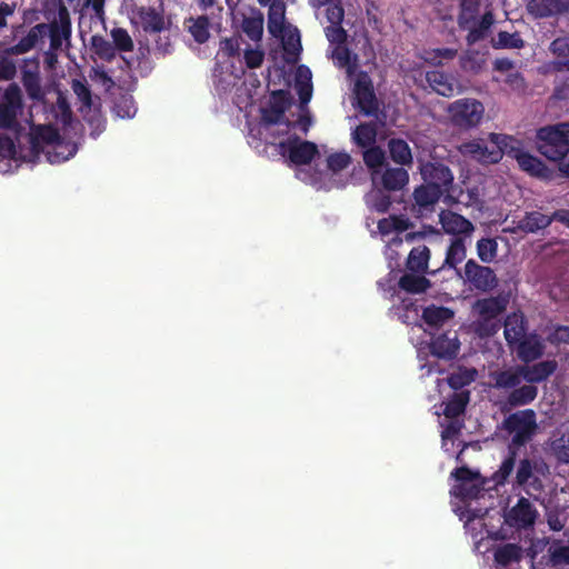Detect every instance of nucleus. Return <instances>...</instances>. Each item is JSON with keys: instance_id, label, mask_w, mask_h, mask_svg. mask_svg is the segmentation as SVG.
I'll list each match as a JSON object with an SVG mask.
<instances>
[{"instance_id": "nucleus-1", "label": "nucleus", "mask_w": 569, "mask_h": 569, "mask_svg": "<svg viewBox=\"0 0 569 569\" xmlns=\"http://www.w3.org/2000/svg\"><path fill=\"white\" fill-rule=\"evenodd\" d=\"M231 14L233 34L220 40L216 56L213 82L221 92L234 91L233 104L242 112L246 126H249V87L247 70L249 69V14L244 0H226Z\"/></svg>"}, {"instance_id": "nucleus-2", "label": "nucleus", "mask_w": 569, "mask_h": 569, "mask_svg": "<svg viewBox=\"0 0 569 569\" xmlns=\"http://www.w3.org/2000/svg\"><path fill=\"white\" fill-rule=\"evenodd\" d=\"M292 97L284 90H276L271 93L267 106L261 108V122L259 134L264 139L268 136L289 134L291 128L299 127L303 133H307L311 119L308 114H301L297 121L284 120V111L291 106Z\"/></svg>"}, {"instance_id": "nucleus-3", "label": "nucleus", "mask_w": 569, "mask_h": 569, "mask_svg": "<svg viewBox=\"0 0 569 569\" xmlns=\"http://www.w3.org/2000/svg\"><path fill=\"white\" fill-rule=\"evenodd\" d=\"M509 299L507 296L478 299L472 306L476 317L472 326L480 337L493 336L499 329V317L506 310Z\"/></svg>"}, {"instance_id": "nucleus-4", "label": "nucleus", "mask_w": 569, "mask_h": 569, "mask_svg": "<svg viewBox=\"0 0 569 569\" xmlns=\"http://www.w3.org/2000/svg\"><path fill=\"white\" fill-rule=\"evenodd\" d=\"M537 148L549 160H562L569 153V122L540 128L537 131Z\"/></svg>"}, {"instance_id": "nucleus-5", "label": "nucleus", "mask_w": 569, "mask_h": 569, "mask_svg": "<svg viewBox=\"0 0 569 569\" xmlns=\"http://www.w3.org/2000/svg\"><path fill=\"white\" fill-rule=\"evenodd\" d=\"M446 111L452 126L470 130L481 124L486 109L475 98H461L449 103Z\"/></svg>"}, {"instance_id": "nucleus-6", "label": "nucleus", "mask_w": 569, "mask_h": 569, "mask_svg": "<svg viewBox=\"0 0 569 569\" xmlns=\"http://www.w3.org/2000/svg\"><path fill=\"white\" fill-rule=\"evenodd\" d=\"M287 136L279 141L276 136H268L266 141L274 147L282 158L297 166L309 163L318 154V148L313 142L303 141L296 136Z\"/></svg>"}, {"instance_id": "nucleus-7", "label": "nucleus", "mask_w": 569, "mask_h": 569, "mask_svg": "<svg viewBox=\"0 0 569 569\" xmlns=\"http://www.w3.org/2000/svg\"><path fill=\"white\" fill-rule=\"evenodd\" d=\"M36 29L41 33V38L49 37V47L52 50H62L66 42V49L70 47L72 36V23L69 10L61 4L57 16L50 22L36 24Z\"/></svg>"}, {"instance_id": "nucleus-8", "label": "nucleus", "mask_w": 569, "mask_h": 569, "mask_svg": "<svg viewBox=\"0 0 569 569\" xmlns=\"http://www.w3.org/2000/svg\"><path fill=\"white\" fill-rule=\"evenodd\" d=\"M489 138L495 144L489 148L482 139H473L459 146V152L483 163H497L502 158V148L507 146L508 136L490 133Z\"/></svg>"}, {"instance_id": "nucleus-9", "label": "nucleus", "mask_w": 569, "mask_h": 569, "mask_svg": "<svg viewBox=\"0 0 569 569\" xmlns=\"http://www.w3.org/2000/svg\"><path fill=\"white\" fill-rule=\"evenodd\" d=\"M548 467L543 462L521 459L517 466L515 486L522 488L529 496L537 498L543 489L541 476Z\"/></svg>"}, {"instance_id": "nucleus-10", "label": "nucleus", "mask_w": 569, "mask_h": 569, "mask_svg": "<svg viewBox=\"0 0 569 569\" xmlns=\"http://www.w3.org/2000/svg\"><path fill=\"white\" fill-rule=\"evenodd\" d=\"M457 485L451 489V495L462 499H477L486 490L488 480L483 479L478 471L467 467L457 468L451 472Z\"/></svg>"}, {"instance_id": "nucleus-11", "label": "nucleus", "mask_w": 569, "mask_h": 569, "mask_svg": "<svg viewBox=\"0 0 569 569\" xmlns=\"http://www.w3.org/2000/svg\"><path fill=\"white\" fill-rule=\"evenodd\" d=\"M22 108L21 89L12 82L4 90L3 101L0 103V129H16L18 127L17 117Z\"/></svg>"}, {"instance_id": "nucleus-12", "label": "nucleus", "mask_w": 569, "mask_h": 569, "mask_svg": "<svg viewBox=\"0 0 569 569\" xmlns=\"http://www.w3.org/2000/svg\"><path fill=\"white\" fill-rule=\"evenodd\" d=\"M505 425L513 433L512 441L523 445L530 440L537 429L536 412L531 409L515 412L506 419Z\"/></svg>"}, {"instance_id": "nucleus-13", "label": "nucleus", "mask_w": 569, "mask_h": 569, "mask_svg": "<svg viewBox=\"0 0 569 569\" xmlns=\"http://www.w3.org/2000/svg\"><path fill=\"white\" fill-rule=\"evenodd\" d=\"M419 171L425 183L432 184L443 193L449 192L455 176L450 168L439 161H427L420 164Z\"/></svg>"}, {"instance_id": "nucleus-14", "label": "nucleus", "mask_w": 569, "mask_h": 569, "mask_svg": "<svg viewBox=\"0 0 569 569\" xmlns=\"http://www.w3.org/2000/svg\"><path fill=\"white\" fill-rule=\"evenodd\" d=\"M439 222L442 230L453 238L471 239L475 232V226L470 220L451 210H441Z\"/></svg>"}, {"instance_id": "nucleus-15", "label": "nucleus", "mask_w": 569, "mask_h": 569, "mask_svg": "<svg viewBox=\"0 0 569 569\" xmlns=\"http://www.w3.org/2000/svg\"><path fill=\"white\" fill-rule=\"evenodd\" d=\"M465 280L481 291H488L497 284V277L493 270L489 267L480 266L472 259L468 260L465 264Z\"/></svg>"}, {"instance_id": "nucleus-16", "label": "nucleus", "mask_w": 569, "mask_h": 569, "mask_svg": "<svg viewBox=\"0 0 569 569\" xmlns=\"http://www.w3.org/2000/svg\"><path fill=\"white\" fill-rule=\"evenodd\" d=\"M443 194L440 189L432 187V184H420L418 186L413 193V206L412 210L420 217H427L433 210L441 196Z\"/></svg>"}, {"instance_id": "nucleus-17", "label": "nucleus", "mask_w": 569, "mask_h": 569, "mask_svg": "<svg viewBox=\"0 0 569 569\" xmlns=\"http://www.w3.org/2000/svg\"><path fill=\"white\" fill-rule=\"evenodd\" d=\"M353 93L361 112L367 116L377 112V99L372 89L371 81L367 74L363 73L358 77L355 82Z\"/></svg>"}, {"instance_id": "nucleus-18", "label": "nucleus", "mask_w": 569, "mask_h": 569, "mask_svg": "<svg viewBox=\"0 0 569 569\" xmlns=\"http://www.w3.org/2000/svg\"><path fill=\"white\" fill-rule=\"evenodd\" d=\"M137 16L139 18L140 26L146 33H160L168 27L162 6H159L158 8L141 6L137 10Z\"/></svg>"}, {"instance_id": "nucleus-19", "label": "nucleus", "mask_w": 569, "mask_h": 569, "mask_svg": "<svg viewBox=\"0 0 569 569\" xmlns=\"http://www.w3.org/2000/svg\"><path fill=\"white\" fill-rule=\"evenodd\" d=\"M527 11L538 19L558 16L569 12V0H530Z\"/></svg>"}, {"instance_id": "nucleus-20", "label": "nucleus", "mask_w": 569, "mask_h": 569, "mask_svg": "<svg viewBox=\"0 0 569 569\" xmlns=\"http://www.w3.org/2000/svg\"><path fill=\"white\" fill-rule=\"evenodd\" d=\"M537 511L526 498H520L512 507L506 518V521L518 529L528 528L533 525Z\"/></svg>"}, {"instance_id": "nucleus-21", "label": "nucleus", "mask_w": 569, "mask_h": 569, "mask_svg": "<svg viewBox=\"0 0 569 569\" xmlns=\"http://www.w3.org/2000/svg\"><path fill=\"white\" fill-rule=\"evenodd\" d=\"M21 82L26 90L28 98L34 102H43L46 92L41 84V77L39 72L38 62L34 63L33 69L23 68L21 71Z\"/></svg>"}, {"instance_id": "nucleus-22", "label": "nucleus", "mask_w": 569, "mask_h": 569, "mask_svg": "<svg viewBox=\"0 0 569 569\" xmlns=\"http://www.w3.org/2000/svg\"><path fill=\"white\" fill-rule=\"evenodd\" d=\"M426 80L433 91L443 97H451L461 91L460 86L452 77L439 70L428 71Z\"/></svg>"}, {"instance_id": "nucleus-23", "label": "nucleus", "mask_w": 569, "mask_h": 569, "mask_svg": "<svg viewBox=\"0 0 569 569\" xmlns=\"http://www.w3.org/2000/svg\"><path fill=\"white\" fill-rule=\"evenodd\" d=\"M517 343L518 357L525 362L535 361L543 355L545 343L538 335L526 336Z\"/></svg>"}, {"instance_id": "nucleus-24", "label": "nucleus", "mask_w": 569, "mask_h": 569, "mask_svg": "<svg viewBox=\"0 0 569 569\" xmlns=\"http://www.w3.org/2000/svg\"><path fill=\"white\" fill-rule=\"evenodd\" d=\"M312 74L308 67L299 66L295 77V90L300 99V109L305 111L306 106L312 97Z\"/></svg>"}, {"instance_id": "nucleus-25", "label": "nucleus", "mask_w": 569, "mask_h": 569, "mask_svg": "<svg viewBox=\"0 0 569 569\" xmlns=\"http://www.w3.org/2000/svg\"><path fill=\"white\" fill-rule=\"evenodd\" d=\"M525 380L529 383H539L547 380L558 368L555 360H545L532 366H521Z\"/></svg>"}, {"instance_id": "nucleus-26", "label": "nucleus", "mask_w": 569, "mask_h": 569, "mask_svg": "<svg viewBox=\"0 0 569 569\" xmlns=\"http://www.w3.org/2000/svg\"><path fill=\"white\" fill-rule=\"evenodd\" d=\"M556 220L553 213L551 216L543 214L539 211L526 212V214L517 222V229L526 233H535L546 229Z\"/></svg>"}, {"instance_id": "nucleus-27", "label": "nucleus", "mask_w": 569, "mask_h": 569, "mask_svg": "<svg viewBox=\"0 0 569 569\" xmlns=\"http://www.w3.org/2000/svg\"><path fill=\"white\" fill-rule=\"evenodd\" d=\"M519 167L530 173L542 179H549L551 177L550 170L545 163L537 157L526 151H518L515 156Z\"/></svg>"}, {"instance_id": "nucleus-28", "label": "nucleus", "mask_w": 569, "mask_h": 569, "mask_svg": "<svg viewBox=\"0 0 569 569\" xmlns=\"http://www.w3.org/2000/svg\"><path fill=\"white\" fill-rule=\"evenodd\" d=\"M471 243V239L452 238L446 251V258L441 269H456L462 262L467 254V246Z\"/></svg>"}, {"instance_id": "nucleus-29", "label": "nucleus", "mask_w": 569, "mask_h": 569, "mask_svg": "<svg viewBox=\"0 0 569 569\" xmlns=\"http://www.w3.org/2000/svg\"><path fill=\"white\" fill-rule=\"evenodd\" d=\"M526 319L522 312H512L505 320V338L515 345L526 337Z\"/></svg>"}, {"instance_id": "nucleus-30", "label": "nucleus", "mask_w": 569, "mask_h": 569, "mask_svg": "<svg viewBox=\"0 0 569 569\" xmlns=\"http://www.w3.org/2000/svg\"><path fill=\"white\" fill-rule=\"evenodd\" d=\"M493 23L495 16L490 10L486 11L477 23L476 21L469 23V28L467 29L469 32L466 37L467 43L472 46L487 38Z\"/></svg>"}, {"instance_id": "nucleus-31", "label": "nucleus", "mask_w": 569, "mask_h": 569, "mask_svg": "<svg viewBox=\"0 0 569 569\" xmlns=\"http://www.w3.org/2000/svg\"><path fill=\"white\" fill-rule=\"evenodd\" d=\"M268 7V30L278 38L284 32L286 4L283 0H273Z\"/></svg>"}, {"instance_id": "nucleus-32", "label": "nucleus", "mask_w": 569, "mask_h": 569, "mask_svg": "<svg viewBox=\"0 0 569 569\" xmlns=\"http://www.w3.org/2000/svg\"><path fill=\"white\" fill-rule=\"evenodd\" d=\"M430 350L436 358L451 359L459 350V341L456 336L441 335L431 341Z\"/></svg>"}, {"instance_id": "nucleus-33", "label": "nucleus", "mask_w": 569, "mask_h": 569, "mask_svg": "<svg viewBox=\"0 0 569 569\" xmlns=\"http://www.w3.org/2000/svg\"><path fill=\"white\" fill-rule=\"evenodd\" d=\"M492 379L495 381V387L498 389H515L520 386L521 381L525 380L522 375V368H509L507 370H501L492 373Z\"/></svg>"}, {"instance_id": "nucleus-34", "label": "nucleus", "mask_w": 569, "mask_h": 569, "mask_svg": "<svg viewBox=\"0 0 569 569\" xmlns=\"http://www.w3.org/2000/svg\"><path fill=\"white\" fill-rule=\"evenodd\" d=\"M41 39V33L36 26L29 29L28 33L18 43L3 49L4 56H21L34 49Z\"/></svg>"}, {"instance_id": "nucleus-35", "label": "nucleus", "mask_w": 569, "mask_h": 569, "mask_svg": "<svg viewBox=\"0 0 569 569\" xmlns=\"http://www.w3.org/2000/svg\"><path fill=\"white\" fill-rule=\"evenodd\" d=\"M381 184L386 190H401L409 182L408 171L403 168H389L381 174Z\"/></svg>"}, {"instance_id": "nucleus-36", "label": "nucleus", "mask_w": 569, "mask_h": 569, "mask_svg": "<svg viewBox=\"0 0 569 569\" xmlns=\"http://www.w3.org/2000/svg\"><path fill=\"white\" fill-rule=\"evenodd\" d=\"M362 157L366 166L371 170L373 184H377L379 171L386 162L385 151L379 147L371 146L366 148Z\"/></svg>"}, {"instance_id": "nucleus-37", "label": "nucleus", "mask_w": 569, "mask_h": 569, "mask_svg": "<svg viewBox=\"0 0 569 569\" xmlns=\"http://www.w3.org/2000/svg\"><path fill=\"white\" fill-rule=\"evenodd\" d=\"M351 138L352 141L361 148L375 146L377 138V122L371 121L359 124L351 132Z\"/></svg>"}, {"instance_id": "nucleus-38", "label": "nucleus", "mask_w": 569, "mask_h": 569, "mask_svg": "<svg viewBox=\"0 0 569 569\" xmlns=\"http://www.w3.org/2000/svg\"><path fill=\"white\" fill-rule=\"evenodd\" d=\"M453 311L446 307L430 306L425 308L422 319L430 328L441 327L443 323L452 319Z\"/></svg>"}, {"instance_id": "nucleus-39", "label": "nucleus", "mask_w": 569, "mask_h": 569, "mask_svg": "<svg viewBox=\"0 0 569 569\" xmlns=\"http://www.w3.org/2000/svg\"><path fill=\"white\" fill-rule=\"evenodd\" d=\"M184 26L198 43H204L210 37V22L207 16L189 18L184 21Z\"/></svg>"}, {"instance_id": "nucleus-40", "label": "nucleus", "mask_w": 569, "mask_h": 569, "mask_svg": "<svg viewBox=\"0 0 569 569\" xmlns=\"http://www.w3.org/2000/svg\"><path fill=\"white\" fill-rule=\"evenodd\" d=\"M60 134L57 129L52 127H42L30 138L31 149L34 152L42 151V144L47 143L51 149L60 140Z\"/></svg>"}, {"instance_id": "nucleus-41", "label": "nucleus", "mask_w": 569, "mask_h": 569, "mask_svg": "<svg viewBox=\"0 0 569 569\" xmlns=\"http://www.w3.org/2000/svg\"><path fill=\"white\" fill-rule=\"evenodd\" d=\"M430 250L427 246H418L411 249L407 259V268L413 272H425L428 268Z\"/></svg>"}, {"instance_id": "nucleus-42", "label": "nucleus", "mask_w": 569, "mask_h": 569, "mask_svg": "<svg viewBox=\"0 0 569 569\" xmlns=\"http://www.w3.org/2000/svg\"><path fill=\"white\" fill-rule=\"evenodd\" d=\"M538 395V389L531 385L515 388L507 397V405L510 407L526 406L532 402Z\"/></svg>"}, {"instance_id": "nucleus-43", "label": "nucleus", "mask_w": 569, "mask_h": 569, "mask_svg": "<svg viewBox=\"0 0 569 569\" xmlns=\"http://www.w3.org/2000/svg\"><path fill=\"white\" fill-rule=\"evenodd\" d=\"M331 58L338 68H345L347 70L348 76H351L358 67L357 56L352 54L350 50L343 46H336L331 52Z\"/></svg>"}, {"instance_id": "nucleus-44", "label": "nucleus", "mask_w": 569, "mask_h": 569, "mask_svg": "<svg viewBox=\"0 0 569 569\" xmlns=\"http://www.w3.org/2000/svg\"><path fill=\"white\" fill-rule=\"evenodd\" d=\"M91 50L103 61L111 62L117 57L113 43L108 41L103 36L93 34L90 39Z\"/></svg>"}, {"instance_id": "nucleus-45", "label": "nucleus", "mask_w": 569, "mask_h": 569, "mask_svg": "<svg viewBox=\"0 0 569 569\" xmlns=\"http://www.w3.org/2000/svg\"><path fill=\"white\" fill-rule=\"evenodd\" d=\"M388 148L391 159L401 166L412 162V154L409 144L402 139H390Z\"/></svg>"}, {"instance_id": "nucleus-46", "label": "nucleus", "mask_w": 569, "mask_h": 569, "mask_svg": "<svg viewBox=\"0 0 569 569\" xmlns=\"http://www.w3.org/2000/svg\"><path fill=\"white\" fill-rule=\"evenodd\" d=\"M481 0H460V11L458 14V26L460 29H468L469 23L475 22Z\"/></svg>"}, {"instance_id": "nucleus-47", "label": "nucleus", "mask_w": 569, "mask_h": 569, "mask_svg": "<svg viewBox=\"0 0 569 569\" xmlns=\"http://www.w3.org/2000/svg\"><path fill=\"white\" fill-rule=\"evenodd\" d=\"M77 152V146L70 142H63L61 139L46 151L50 163H59L69 160Z\"/></svg>"}, {"instance_id": "nucleus-48", "label": "nucleus", "mask_w": 569, "mask_h": 569, "mask_svg": "<svg viewBox=\"0 0 569 569\" xmlns=\"http://www.w3.org/2000/svg\"><path fill=\"white\" fill-rule=\"evenodd\" d=\"M521 558L522 550L515 543H506L495 551V561L502 567L518 562Z\"/></svg>"}, {"instance_id": "nucleus-49", "label": "nucleus", "mask_w": 569, "mask_h": 569, "mask_svg": "<svg viewBox=\"0 0 569 569\" xmlns=\"http://www.w3.org/2000/svg\"><path fill=\"white\" fill-rule=\"evenodd\" d=\"M390 311L403 323H411L418 319V307L411 298H401V303L393 306Z\"/></svg>"}, {"instance_id": "nucleus-50", "label": "nucleus", "mask_w": 569, "mask_h": 569, "mask_svg": "<svg viewBox=\"0 0 569 569\" xmlns=\"http://www.w3.org/2000/svg\"><path fill=\"white\" fill-rule=\"evenodd\" d=\"M491 43L496 49H521L525 46V41L519 32L509 33L507 31L498 32L497 37L491 40Z\"/></svg>"}, {"instance_id": "nucleus-51", "label": "nucleus", "mask_w": 569, "mask_h": 569, "mask_svg": "<svg viewBox=\"0 0 569 569\" xmlns=\"http://www.w3.org/2000/svg\"><path fill=\"white\" fill-rule=\"evenodd\" d=\"M365 200L370 209L381 213L388 211L391 204L390 197L379 188H373L369 191L366 194Z\"/></svg>"}, {"instance_id": "nucleus-52", "label": "nucleus", "mask_w": 569, "mask_h": 569, "mask_svg": "<svg viewBox=\"0 0 569 569\" xmlns=\"http://www.w3.org/2000/svg\"><path fill=\"white\" fill-rule=\"evenodd\" d=\"M429 286V280L421 276L405 274L399 280L400 289L410 293L423 292Z\"/></svg>"}, {"instance_id": "nucleus-53", "label": "nucleus", "mask_w": 569, "mask_h": 569, "mask_svg": "<svg viewBox=\"0 0 569 569\" xmlns=\"http://www.w3.org/2000/svg\"><path fill=\"white\" fill-rule=\"evenodd\" d=\"M110 36L116 51L131 52L133 50V40L124 28H113L110 31Z\"/></svg>"}, {"instance_id": "nucleus-54", "label": "nucleus", "mask_w": 569, "mask_h": 569, "mask_svg": "<svg viewBox=\"0 0 569 569\" xmlns=\"http://www.w3.org/2000/svg\"><path fill=\"white\" fill-rule=\"evenodd\" d=\"M468 396L463 393H455V396L445 405L443 415L448 419H457L463 413Z\"/></svg>"}, {"instance_id": "nucleus-55", "label": "nucleus", "mask_w": 569, "mask_h": 569, "mask_svg": "<svg viewBox=\"0 0 569 569\" xmlns=\"http://www.w3.org/2000/svg\"><path fill=\"white\" fill-rule=\"evenodd\" d=\"M477 375L478 371L476 369H460L447 378V383L452 389L458 390L475 381Z\"/></svg>"}, {"instance_id": "nucleus-56", "label": "nucleus", "mask_w": 569, "mask_h": 569, "mask_svg": "<svg viewBox=\"0 0 569 569\" xmlns=\"http://www.w3.org/2000/svg\"><path fill=\"white\" fill-rule=\"evenodd\" d=\"M549 561L553 567L569 565V546L560 542L552 543L549 549Z\"/></svg>"}, {"instance_id": "nucleus-57", "label": "nucleus", "mask_w": 569, "mask_h": 569, "mask_svg": "<svg viewBox=\"0 0 569 569\" xmlns=\"http://www.w3.org/2000/svg\"><path fill=\"white\" fill-rule=\"evenodd\" d=\"M498 243L493 239L482 238L477 242V253L482 262H491L497 256Z\"/></svg>"}, {"instance_id": "nucleus-58", "label": "nucleus", "mask_w": 569, "mask_h": 569, "mask_svg": "<svg viewBox=\"0 0 569 569\" xmlns=\"http://www.w3.org/2000/svg\"><path fill=\"white\" fill-rule=\"evenodd\" d=\"M515 468V453L509 455L500 465L499 469L492 475L491 481L496 486L505 485Z\"/></svg>"}, {"instance_id": "nucleus-59", "label": "nucleus", "mask_w": 569, "mask_h": 569, "mask_svg": "<svg viewBox=\"0 0 569 569\" xmlns=\"http://www.w3.org/2000/svg\"><path fill=\"white\" fill-rule=\"evenodd\" d=\"M441 427L442 448L448 450L447 441H451V446H453V441L460 433L462 423L458 419H450L447 423L441 422Z\"/></svg>"}, {"instance_id": "nucleus-60", "label": "nucleus", "mask_w": 569, "mask_h": 569, "mask_svg": "<svg viewBox=\"0 0 569 569\" xmlns=\"http://www.w3.org/2000/svg\"><path fill=\"white\" fill-rule=\"evenodd\" d=\"M551 451L561 463H569V436H561L551 442Z\"/></svg>"}, {"instance_id": "nucleus-61", "label": "nucleus", "mask_w": 569, "mask_h": 569, "mask_svg": "<svg viewBox=\"0 0 569 569\" xmlns=\"http://www.w3.org/2000/svg\"><path fill=\"white\" fill-rule=\"evenodd\" d=\"M283 49L288 54H298L302 47L300 41V32L297 28L289 30L286 34L282 33Z\"/></svg>"}, {"instance_id": "nucleus-62", "label": "nucleus", "mask_w": 569, "mask_h": 569, "mask_svg": "<svg viewBox=\"0 0 569 569\" xmlns=\"http://www.w3.org/2000/svg\"><path fill=\"white\" fill-rule=\"evenodd\" d=\"M460 64L463 70L477 73L485 64V60L479 57L478 52L468 51L460 58Z\"/></svg>"}, {"instance_id": "nucleus-63", "label": "nucleus", "mask_w": 569, "mask_h": 569, "mask_svg": "<svg viewBox=\"0 0 569 569\" xmlns=\"http://www.w3.org/2000/svg\"><path fill=\"white\" fill-rule=\"evenodd\" d=\"M351 162V157L347 152H336L327 158L328 169L332 173H337L347 168Z\"/></svg>"}, {"instance_id": "nucleus-64", "label": "nucleus", "mask_w": 569, "mask_h": 569, "mask_svg": "<svg viewBox=\"0 0 569 569\" xmlns=\"http://www.w3.org/2000/svg\"><path fill=\"white\" fill-rule=\"evenodd\" d=\"M378 229L382 236H388L395 230L402 231V230L407 229V224L405 223L403 220H401L399 218L390 217V218L381 219L378 222Z\"/></svg>"}]
</instances>
